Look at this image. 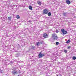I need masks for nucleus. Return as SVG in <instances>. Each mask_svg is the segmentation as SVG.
<instances>
[{
    "label": "nucleus",
    "instance_id": "nucleus-15",
    "mask_svg": "<svg viewBox=\"0 0 76 76\" xmlns=\"http://www.w3.org/2000/svg\"><path fill=\"white\" fill-rule=\"evenodd\" d=\"M76 59V56H73L72 57V59L73 60H75Z\"/></svg>",
    "mask_w": 76,
    "mask_h": 76
},
{
    "label": "nucleus",
    "instance_id": "nucleus-17",
    "mask_svg": "<svg viewBox=\"0 0 76 76\" xmlns=\"http://www.w3.org/2000/svg\"><path fill=\"white\" fill-rule=\"evenodd\" d=\"M11 17H9L8 18V20H11Z\"/></svg>",
    "mask_w": 76,
    "mask_h": 76
},
{
    "label": "nucleus",
    "instance_id": "nucleus-16",
    "mask_svg": "<svg viewBox=\"0 0 76 76\" xmlns=\"http://www.w3.org/2000/svg\"><path fill=\"white\" fill-rule=\"evenodd\" d=\"M16 18L18 19H19V18H20V16H19V15H17L16 16Z\"/></svg>",
    "mask_w": 76,
    "mask_h": 76
},
{
    "label": "nucleus",
    "instance_id": "nucleus-19",
    "mask_svg": "<svg viewBox=\"0 0 76 76\" xmlns=\"http://www.w3.org/2000/svg\"><path fill=\"white\" fill-rule=\"evenodd\" d=\"M39 42H37V46H39Z\"/></svg>",
    "mask_w": 76,
    "mask_h": 76
},
{
    "label": "nucleus",
    "instance_id": "nucleus-2",
    "mask_svg": "<svg viewBox=\"0 0 76 76\" xmlns=\"http://www.w3.org/2000/svg\"><path fill=\"white\" fill-rule=\"evenodd\" d=\"M61 31L63 35H66V34H67V32L64 29H61Z\"/></svg>",
    "mask_w": 76,
    "mask_h": 76
},
{
    "label": "nucleus",
    "instance_id": "nucleus-22",
    "mask_svg": "<svg viewBox=\"0 0 76 76\" xmlns=\"http://www.w3.org/2000/svg\"><path fill=\"white\" fill-rule=\"evenodd\" d=\"M56 45H58L59 44V43L58 42H56Z\"/></svg>",
    "mask_w": 76,
    "mask_h": 76
},
{
    "label": "nucleus",
    "instance_id": "nucleus-21",
    "mask_svg": "<svg viewBox=\"0 0 76 76\" xmlns=\"http://www.w3.org/2000/svg\"><path fill=\"white\" fill-rule=\"evenodd\" d=\"M11 51L12 52H16V50H11Z\"/></svg>",
    "mask_w": 76,
    "mask_h": 76
},
{
    "label": "nucleus",
    "instance_id": "nucleus-10",
    "mask_svg": "<svg viewBox=\"0 0 76 76\" xmlns=\"http://www.w3.org/2000/svg\"><path fill=\"white\" fill-rule=\"evenodd\" d=\"M19 55H20V53H18L15 55V56L16 57H19Z\"/></svg>",
    "mask_w": 76,
    "mask_h": 76
},
{
    "label": "nucleus",
    "instance_id": "nucleus-23",
    "mask_svg": "<svg viewBox=\"0 0 76 76\" xmlns=\"http://www.w3.org/2000/svg\"><path fill=\"white\" fill-rule=\"evenodd\" d=\"M56 33H58V32H59V31H58V30H56Z\"/></svg>",
    "mask_w": 76,
    "mask_h": 76
},
{
    "label": "nucleus",
    "instance_id": "nucleus-8",
    "mask_svg": "<svg viewBox=\"0 0 76 76\" xmlns=\"http://www.w3.org/2000/svg\"><path fill=\"white\" fill-rule=\"evenodd\" d=\"M12 73L14 74V75H16L17 74V72L16 71L14 70L13 72H12Z\"/></svg>",
    "mask_w": 76,
    "mask_h": 76
},
{
    "label": "nucleus",
    "instance_id": "nucleus-7",
    "mask_svg": "<svg viewBox=\"0 0 76 76\" xmlns=\"http://www.w3.org/2000/svg\"><path fill=\"white\" fill-rule=\"evenodd\" d=\"M66 2L67 4H70L71 3L70 1L69 0H66Z\"/></svg>",
    "mask_w": 76,
    "mask_h": 76
},
{
    "label": "nucleus",
    "instance_id": "nucleus-24",
    "mask_svg": "<svg viewBox=\"0 0 76 76\" xmlns=\"http://www.w3.org/2000/svg\"><path fill=\"white\" fill-rule=\"evenodd\" d=\"M64 53H67V51L66 50H65L64 51Z\"/></svg>",
    "mask_w": 76,
    "mask_h": 76
},
{
    "label": "nucleus",
    "instance_id": "nucleus-26",
    "mask_svg": "<svg viewBox=\"0 0 76 76\" xmlns=\"http://www.w3.org/2000/svg\"><path fill=\"white\" fill-rule=\"evenodd\" d=\"M66 13H63V15L64 16H66Z\"/></svg>",
    "mask_w": 76,
    "mask_h": 76
},
{
    "label": "nucleus",
    "instance_id": "nucleus-14",
    "mask_svg": "<svg viewBox=\"0 0 76 76\" xmlns=\"http://www.w3.org/2000/svg\"><path fill=\"white\" fill-rule=\"evenodd\" d=\"M37 4H39V5H41V2L39 1L37 2Z\"/></svg>",
    "mask_w": 76,
    "mask_h": 76
},
{
    "label": "nucleus",
    "instance_id": "nucleus-27",
    "mask_svg": "<svg viewBox=\"0 0 76 76\" xmlns=\"http://www.w3.org/2000/svg\"><path fill=\"white\" fill-rule=\"evenodd\" d=\"M70 48V46H69L68 47V48Z\"/></svg>",
    "mask_w": 76,
    "mask_h": 76
},
{
    "label": "nucleus",
    "instance_id": "nucleus-12",
    "mask_svg": "<svg viewBox=\"0 0 76 76\" xmlns=\"http://www.w3.org/2000/svg\"><path fill=\"white\" fill-rule=\"evenodd\" d=\"M70 40L69 39L66 42V44H69V43H70Z\"/></svg>",
    "mask_w": 76,
    "mask_h": 76
},
{
    "label": "nucleus",
    "instance_id": "nucleus-29",
    "mask_svg": "<svg viewBox=\"0 0 76 76\" xmlns=\"http://www.w3.org/2000/svg\"><path fill=\"white\" fill-rule=\"evenodd\" d=\"M18 45H19V44H18Z\"/></svg>",
    "mask_w": 76,
    "mask_h": 76
},
{
    "label": "nucleus",
    "instance_id": "nucleus-9",
    "mask_svg": "<svg viewBox=\"0 0 76 76\" xmlns=\"http://www.w3.org/2000/svg\"><path fill=\"white\" fill-rule=\"evenodd\" d=\"M47 14L48 16H51V13L50 12L48 13Z\"/></svg>",
    "mask_w": 76,
    "mask_h": 76
},
{
    "label": "nucleus",
    "instance_id": "nucleus-6",
    "mask_svg": "<svg viewBox=\"0 0 76 76\" xmlns=\"http://www.w3.org/2000/svg\"><path fill=\"white\" fill-rule=\"evenodd\" d=\"M26 44V41H23V42H22V44L23 45H22V47H23L25 46Z\"/></svg>",
    "mask_w": 76,
    "mask_h": 76
},
{
    "label": "nucleus",
    "instance_id": "nucleus-4",
    "mask_svg": "<svg viewBox=\"0 0 76 76\" xmlns=\"http://www.w3.org/2000/svg\"><path fill=\"white\" fill-rule=\"evenodd\" d=\"M48 12V10L47 9H45L43 10V12L42 13L43 15L44 14H47Z\"/></svg>",
    "mask_w": 76,
    "mask_h": 76
},
{
    "label": "nucleus",
    "instance_id": "nucleus-13",
    "mask_svg": "<svg viewBox=\"0 0 76 76\" xmlns=\"http://www.w3.org/2000/svg\"><path fill=\"white\" fill-rule=\"evenodd\" d=\"M8 62H9V64H10V63H11L12 64H13V61H9Z\"/></svg>",
    "mask_w": 76,
    "mask_h": 76
},
{
    "label": "nucleus",
    "instance_id": "nucleus-3",
    "mask_svg": "<svg viewBox=\"0 0 76 76\" xmlns=\"http://www.w3.org/2000/svg\"><path fill=\"white\" fill-rule=\"evenodd\" d=\"M44 56H45V55L44 53L42 54L41 53H40L38 55L39 58H42Z\"/></svg>",
    "mask_w": 76,
    "mask_h": 76
},
{
    "label": "nucleus",
    "instance_id": "nucleus-11",
    "mask_svg": "<svg viewBox=\"0 0 76 76\" xmlns=\"http://www.w3.org/2000/svg\"><path fill=\"white\" fill-rule=\"evenodd\" d=\"M29 9L30 10H32V7L31 6H29Z\"/></svg>",
    "mask_w": 76,
    "mask_h": 76
},
{
    "label": "nucleus",
    "instance_id": "nucleus-5",
    "mask_svg": "<svg viewBox=\"0 0 76 76\" xmlns=\"http://www.w3.org/2000/svg\"><path fill=\"white\" fill-rule=\"evenodd\" d=\"M43 37L45 38H46L48 37V35H47V34L46 33H44L43 34Z\"/></svg>",
    "mask_w": 76,
    "mask_h": 76
},
{
    "label": "nucleus",
    "instance_id": "nucleus-1",
    "mask_svg": "<svg viewBox=\"0 0 76 76\" xmlns=\"http://www.w3.org/2000/svg\"><path fill=\"white\" fill-rule=\"evenodd\" d=\"M52 38H53V39L55 41L57 39L58 37L57 34H52Z\"/></svg>",
    "mask_w": 76,
    "mask_h": 76
},
{
    "label": "nucleus",
    "instance_id": "nucleus-25",
    "mask_svg": "<svg viewBox=\"0 0 76 76\" xmlns=\"http://www.w3.org/2000/svg\"><path fill=\"white\" fill-rule=\"evenodd\" d=\"M43 42H44L42 41V42H40V44H43Z\"/></svg>",
    "mask_w": 76,
    "mask_h": 76
},
{
    "label": "nucleus",
    "instance_id": "nucleus-18",
    "mask_svg": "<svg viewBox=\"0 0 76 76\" xmlns=\"http://www.w3.org/2000/svg\"><path fill=\"white\" fill-rule=\"evenodd\" d=\"M3 73V71L0 69V73Z\"/></svg>",
    "mask_w": 76,
    "mask_h": 76
},
{
    "label": "nucleus",
    "instance_id": "nucleus-20",
    "mask_svg": "<svg viewBox=\"0 0 76 76\" xmlns=\"http://www.w3.org/2000/svg\"><path fill=\"white\" fill-rule=\"evenodd\" d=\"M35 48V47L34 46H32V48H31V49H32L33 50H34V49Z\"/></svg>",
    "mask_w": 76,
    "mask_h": 76
},
{
    "label": "nucleus",
    "instance_id": "nucleus-28",
    "mask_svg": "<svg viewBox=\"0 0 76 76\" xmlns=\"http://www.w3.org/2000/svg\"><path fill=\"white\" fill-rule=\"evenodd\" d=\"M21 62H23L22 61H21Z\"/></svg>",
    "mask_w": 76,
    "mask_h": 76
}]
</instances>
